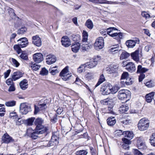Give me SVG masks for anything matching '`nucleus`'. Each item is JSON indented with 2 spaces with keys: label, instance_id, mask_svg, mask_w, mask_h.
<instances>
[{
  "label": "nucleus",
  "instance_id": "39448f33",
  "mask_svg": "<svg viewBox=\"0 0 155 155\" xmlns=\"http://www.w3.org/2000/svg\"><path fill=\"white\" fill-rule=\"evenodd\" d=\"M60 76L61 77L62 79L64 81H67L71 76V74L68 73V67H66L60 73Z\"/></svg>",
  "mask_w": 155,
  "mask_h": 155
},
{
  "label": "nucleus",
  "instance_id": "bb28decb",
  "mask_svg": "<svg viewBox=\"0 0 155 155\" xmlns=\"http://www.w3.org/2000/svg\"><path fill=\"white\" fill-rule=\"evenodd\" d=\"M123 135L125 137H127L130 139L133 138L134 134L131 131H126L123 132Z\"/></svg>",
  "mask_w": 155,
  "mask_h": 155
},
{
  "label": "nucleus",
  "instance_id": "774afa93",
  "mask_svg": "<svg viewBox=\"0 0 155 155\" xmlns=\"http://www.w3.org/2000/svg\"><path fill=\"white\" fill-rule=\"evenodd\" d=\"M57 115L56 114H54L53 118L51 119V121L53 123H55L57 121Z\"/></svg>",
  "mask_w": 155,
  "mask_h": 155
},
{
  "label": "nucleus",
  "instance_id": "e433bc0d",
  "mask_svg": "<svg viewBox=\"0 0 155 155\" xmlns=\"http://www.w3.org/2000/svg\"><path fill=\"white\" fill-rule=\"evenodd\" d=\"M14 121L16 122V125L18 126L23 124L25 122V120L20 118H17V119Z\"/></svg>",
  "mask_w": 155,
  "mask_h": 155
},
{
  "label": "nucleus",
  "instance_id": "680f3d73",
  "mask_svg": "<svg viewBox=\"0 0 155 155\" xmlns=\"http://www.w3.org/2000/svg\"><path fill=\"white\" fill-rule=\"evenodd\" d=\"M5 108L3 107L0 108V116H4L5 115Z\"/></svg>",
  "mask_w": 155,
  "mask_h": 155
},
{
  "label": "nucleus",
  "instance_id": "c85d7f7f",
  "mask_svg": "<svg viewBox=\"0 0 155 155\" xmlns=\"http://www.w3.org/2000/svg\"><path fill=\"white\" fill-rule=\"evenodd\" d=\"M148 70V69L145 68H143L141 65H139L137 67V73L143 74L147 71Z\"/></svg>",
  "mask_w": 155,
  "mask_h": 155
},
{
  "label": "nucleus",
  "instance_id": "dca6fc26",
  "mask_svg": "<svg viewBox=\"0 0 155 155\" xmlns=\"http://www.w3.org/2000/svg\"><path fill=\"white\" fill-rule=\"evenodd\" d=\"M137 143V147L139 149L143 150L147 149V147L144 143L143 142L140 138H138Z\"/></svg>",
  "mask_w": 155,
  "mask_h": 155
},
{
  "label": "nucleus",
  "instance_id": "8fccbe9b",
  "mask_svg": "<svg viewBox=\"0 0 155 155\" xmlns=\"http://www.w3.org/2000/svg\"><path fill=\"white\" fill-rule=\"evenodd\" d=\"M103 101L105 103H107L109 104H110V102H111L112 104H113L114 105V99L112 98H107L106 99H104Z\"/></svg>",
  "mask_w": 155,
  "mask_h": 155
},
{
  "label": "nucleus",
  "instance_id": "5fc2aeb1",
  "mask_svg": "<svg viewBox=\"0 0 155 155\" xmlns=\"http://www.w3.org/2000/svg\"><path fill=\"white\" fill-rule=\"evenodd\" d=\"M35 118L34 117H31L27 120V125L28 126H31L32 125Z\"/></svg>",
  "mask_w": 155,
  "mask_h": 155
},
{
  "label": "nucleus",
  "instance_id": "aec40b11",
  "mask_svg": "<svg viewBox=\"0 0 155 155\" xmlns=\"http://www.w3.org/2000/svg\"><path fill=\"white\" fill-rule=\"evenodd\" d=\"M39 134H42L45 133L48 130V128L46 127H44L43 125L39 127L38 128L36 127L35 129Z\"/></svg>",
  "mask_w": 155,
  "mask_h": 155
},
{
  "label": "nucleus",
  "instance_id": "b1692460",
  "mask_svg": "<svg viewBox=\"0 0 155 155\" xmlns=\"http://www.w3.org/2000/svg\"><path fill=\"white\" fill-rule=\"evenodd\" d=\"M117 70V66L114 65H111L107 69V71L109 72L110 73H116Z\"/></svg>",
  "mask_w": 155,
  "mask_h": 155
},
{
  "label": "nucleus",
  "instance_id": "09e8293b",
  "mask_svg": "<svg viewBox=\"0 0 155 155\" xmlns=\"http://www.w3.org/2000/svg\"><path fill=\"white\" fill-rule=\"evenodd\" d=\"M8 12L12 18H14L15 16V14L14 12V10L13 9L11 8H9L8 9Z\"/></svg>",
  "mask_w": 155,
  "mask_h": 155
},
{
  "label": "nucleus",
  "instance_id": "f257e3e1",
  "mask_svg": "<svg viewBox=\"0 0 155 155\" xmlns=\"http://www.w3.org/2000/svg\"><path fill=\"white\" fill-rule=\"evenodd\" d=\"M117 91L115 87H113L108 83L104 84L101 88V92L103 95H107L110 93L114 94Z\"/></svg>",
  "mask_w": 155,
  "mask_h": 155
},
{
  "label": "nucleus",
  "instance_id": "412c9836",
  "mask_svg": "<svg viewBox=\"0 0 155 155\" xmlns=\"http://www.w3.org/2000/svg\"><path fill=\"white\" fill-rule=\"evenodd\" d=\"M20 88L23 90L26 89L28 87V84L27 80L25 79L20 82L19 83Z\"/></svg>",
  "mask_w": 155,
  "mask_h": 155
},
{
  "label": "nucleus",
  "instance_id": "0e129e2a",
  "mask_svg": "<svg viewBox=\"0 0 155 155\" xmlns=\"http://www.w3.org/2000/svg\"><path fill=\"white\" fill-rule=\"evenodd\" d=\"M38 107L41 110L45 109L47 107L46 104L45 103H44L43 104H40Z\"/></svg>",
  "mask_w": 155,
  "mask_h": 155
},
{
  "label": "nucleus",
  "instance_id": "ddd939ff",
  "mask_svg": "<svg viewBox=\"0 0 155 155\" xmlns=\"http://www.w3.org/2000/svg\"><path fill=\"white\" fill-rule=\"evenodd\" d=\"M62 45L65 47H67L71 45V42L67 36H64L61 40Z\"/></svg>",
  "mask_w": 155,
  "mask_h": 155
},
{
  "label": "nucleus",
  "instance_id": "49530a36",
  "mask_svg": "<svg viewBox=\"0 0 155 155\" xmlns=\"http://www.w3.org/2000/svg\"><path fill=\"white\" fill-rule=\"evenodd\" d=\"M93 60H94V61L97 64V63L99 62L101 60V57L99 55H95L92 58Z\"/></svg>",
  "mask_w": 155,
  "mask_h": 155
},
{
  "label": "nucleus",
  "instance_id": "a211bd4d",
  "mask_svg": "<svg viewBox=\"0 0 155 155\" xmlns=\"http://www.w3.org/2000/svg\"><path fill=\"white\" fill-rule=\"evenodd\" d=\"M58 137L57 136L53 135L50 141V143H51L50 144V145H52V146H55L58 145Z\"/></svg>",
  "mask_w": 155,
  "mask_h": 155
},
{
  "label": "nucleus",
  "instance_id": "37998d69",
  "mask_svg": "<svg viewBox=\"0 0 155 155\" xmlns=\"http://www.w3.org/2000/svg\"><path fill=\"white\" fill-rule=\"evenodd\" d=\"M150 140L151 145L155 147V133L152 134Z\"/></svg>",
  "mask_w": 155,
  "mask_h": 155
},
{
  "label": "nucleus",
  "instance_id": "e2e57ef3",
  "mask_svg": "<svg viewBox=\"0 0 155 155\" xmlns=\"http://www.w3.org/2000/svg\"><path fill=\"white\" fill-rule=\"evenodd\" d=\"M122 140L123 141L124 144L128 145L131 143L130 141L126 138H122Z\"/></svg>",
  "mask_w": 155,
  "mask_h": 155
},
{
  "label": "nucleus",
  "instance_id": "a18cd8bd",
  "mask_svg": "<svg viewBox=\"0 0 155 155\" xmlns=\"http://www.w3.org/2000/svg\"><path fill=\"white\" fill-rule=\"evenodd\" d=\"M31 67L33 70L37 71L39 69L41 66L40 65H38L35 63L34 64H31Z\"/></svg>",
  "mask_w": 155,
  "mask_h": 155
},
{
  "label": "nucleus",
  "instance_id": "7c9ffc66",
  "mask_svg": "<svg viewBox=\"0 0 155 155\" xmlns=\"http://www.w3.org/2000/svg\"><path fill=\"white\" fill-rule=\"evenodd\" d=\"M97 64L94 61V60L92 58H90L88 62V68H91L95 67Z\"/></svg>",
  "mask_w": 155,
  "mask_h": 155
},
{
  "label": "nucleus",
  "instance_id": "ea45409f",
  "mask_svg": "<svg viewBox=\"0 0 155 155\" xmlns=\"http://www.w3.org/2000/svg\"><path fill=\"white\" fill-rule=\"evenodd\" d=\"M5 104L7 107H12L15 105L16 101H9L6 102Z\"/></svg>",
  "mask_w": 155,
  "mask_h": 155
},
{
  "label": "nucleus",
  "instance_id": "4d7b16f0",
  "mask_svg": "<svg viewBox=\"0 0 155 155\" xmlns=\"http://www.w3.org/2000/svg\"><path fill=\"white\" fill-rule=\"evenodd\" d=\"M11 61L13 64L16 67H18L19 65V63L15 59L12 58Z\"/></svg>",
  "mask_w": 155,
  "mask_h": 155
},
{
  "label": "nucleus",
  "instance_id": "c9c22d12",
  "mask_svg": "<svg viewBox=\"0 0 155 155\" xmlns=\"http://www.w3.org/2000/svg\"><path fill=\"white\" fill-rule=\"evenodd\" d=\"M56 68V66L50 68L49 69V71L50 73L52 75H54L59 72L58 71L57 69H54Z\"/></svg>",
  "mask_w": 155,
  "mask_h": 155
},
{
  "label": "nucleus",
  "instance_id": "69168bd1",
  "mask_svg": "<svg viewBox=\"0 0 155 155\" xmlns=\"http://www.w3.org/2000/svg\"><path fill=\"white\" fill-rule=\"evenodd\" d=\"M13 80L12 78H9L6 80V83L8 85L14 84V83L13 82Z\"/></svg>",
  "mask_w": 155,
  "mask_h": 155
},
{
  "label": "nucleus",
  "instance_id": "9d476101",
  "mask_svg": "<svg viewBox=\"0 0 155 155\" xmlns=\"http://www.w3.org/2000/svg\"><path fill=\"white\" fill-rule=\"evenodd\" d=\"M32 43L37 47H40L41 45V38L38 35L33 36L32 37Z\"/></svg>",
  "mask_w": 155,
  "mask_h": 155
},
{
  "label": "nucleus",
  "instance_id": "de8ad7c7",
  "mask_svg": "<svg viewBox=\"0 0 155 155\" xmlns=\"http://www.w3.org/2000/svg\"><path fill=\"white\" fill-rule=\"evenodd\" d=\"M43 146L49 147L52 146V145H50V141L48 142V141H41L40 143Z\"/></svg>",
  "mask_w": 155,
  "mask_h": 155
},
{
  "label": "nucleus",
  "instance_id": "13d9d810",
  "mask_svg": "<svg viewBox=\"0 0 155 155\" xmlns=\"http://www.w3.org/2000/svg\"><path fill=\"white\" fill-rule=\"evenodd\" d=\"M110 105L111 106L110 107L109 106L107 107V113L113 114L114 112L112 110V108L113 107L114 104H111Z\"/></svg>",
  "mask_w": 155,
  "mask_h": 155
},
{
  "label": "nucleus",
  "instance_id": "20e7f679",
  "mask_svg": "<svg viewBox=\"0 0 155 155\" xmlns=\"http://www.w3.org/2000/svg\"><path fill=\"white\" fill-rule=\"evenodd\" d=\"M130 96V91L127 90L123 89L119 91L118 96L119 99L127 102L129 99Z\"/></svg>",
  "mask_w": 155,
  "mask_h": 155
},
{
  "label": "nucleus",
  "instance_id": "2f4dec72",
  "mask_svg": "<svg viewBox=\"0 0 155 155\" xmlns=\"http://www.w3.org/2000/svg\"><path fill=\"white\" fill-rule=\"evenodd\" d=\"M120 121L122 124L126 125L131 122V120L129 118H122L120 119Z\"/></svg>",
  "mask_w": 155,
  "mask_h": 155
},
{
  "label": "nucleus",
  "instance_id": "7ed1b4c3",
  "mask_svg": "<svg viewBox=\"0 0 155 155\" xmlns=\"http://www.w3.org/2000/svg\"><path fill=\"white\" fill-rule=\"evenodd\" d=\"M150 125V121L148 119L143 118L139 121L137 127L140 131H144L148 129Z\"/></svg>",
  "mask_w": 155,
  "mask_h": 155
},
{
  "label": "nucleus",
  "instance_id": "5701e85b",
  "mask_svg": "<svg viewBox=\"0 0 155 155\" xmlns=\"http://www.w3.org/2000/svg\"><path fill=\"white\" fill-rule=\"evenodd\" d=\"M154 92H152L146 95L145 98L147 102L150 103L152 101L154 95Z\"/></svg>",
  "mask_w": 155,
  "mask_h": 155
},
{
  "label": "nucleus",
  "instance_id": "473e14b6",
  "mask_svg": "<svg viewBox=\"0 0 155 155\" xmlns=\"http://www.w3.org/2000/svg\"><path fill=\"white\" fill-rule=\"evenodd\" d=\"M71 47L72 51L74 53H76L80 48V45L78 43H77L76 44L72 45Z\"/></svg>",
  "mask_w": 155,
  "mask_h": 155
},
{
  "label": "nucleus",
  "instance_id": "f704fd0d",
  "mask_svg": "<svg viewBox=\"0 0 155 155\" xmlns=\"http://www.w3.org/2000/svg\"><path fill=\"white\" fill-rule=\"evenodd\" d=\"M130 56V54L124 51L121 54L120 58L121 60H123L127 58Z\"/></svg>",
  "mask_w": 155,
  "mask_h": 155
},
{
  "label": "nucleus",
  "instance_id": "338daca9",
  "mask_svg": "<svg viewBox=\"0 0 155 155\" xmlns=\"http://www.w3.org/2000/svg\"><path fill=\"white\" fill-rule=\"evenodd\" d=\"M133 151V153L134 155H143L142 153L137 149H134Z\"/></svg>",
  "mask_w": 155,
  "mask_h": 155
},
{
  "label": "nucleus",
  "instance_id": "603ef678",
  "mask_svg": "<svg viewBox=\"0 0 155 155\" xmlns=\"http://www.w3.org/2000/svg\"><path fill=\"white\" fill-rule=\"evenodd\" d=\"M87 154V152L85 150H81L76 152L77 155H86Z\"/></svg>",
  "mask_w": 155,
  "mask_h": 155
},
{
  "label": "nucleus",
  "instance_id": "052dcab7",
  "mask_svg": "<svg viewBox=\"0 0 155 155\" xmlns=\"http://www.w3.org/2000/svg\"><path fill=\"white\" fill-rule=\"evenodd\" d=\"M21 58L25 60H28V57L26 53L22 52L20 55Z\"/></svg>",
  "mask_w": 155,
  "mask_h": 155
},
{
  "label": "nucleus",
  "instance_id": "0eeeda50",
  "mask_svg": "<svg viewBox=\"0 0 155 155\" xmlns=\"http://www.w3.org/2000/svg\"><path fill=\"white\" fill-rule=\"evenodd\" d=\"M31 110V107L26 105L24 103L21 104L19 110V111L21 113L26 114Z\"/></svg>",
  "mask_w": 155,
  "mask_h": 155
},
{
  "label": "nucleus",
  "instance_id": "4be33fe9",
  "mask_svg": "<svg viewBox=\"0 0 155 155\" xmlns=\"http://www.w3.org/2000/svg\"><path fill=\"white\" fill-rule=\"evenodd\" d=\"M22 76V73L21 72L18 71L14 73L12 76V78L13 81H15Z\"/></svg>",
  "mask_w": 155,
  "mask_h": 155
},
{
  "label": "nucleus",
  "instance_id": "c756f323",
  "mask_svg": "<svg viewBox=\"0 0 155 155\" xmlns=\"http://www.w3.org/2000/svg\"><path fill=\"white\" fill-rule=\"evenodd\" d=\"M129 110L128 106L126 105H122L120 106L119 108V111L120 113H126Z\"/></svg>",
  "mask_w": 155,
  "mask_h": 155
},
{
  "label": "nucleus",
  "instance_id": "f03ea898",
  "mask_svg": "<svg viewBox=\"0 0 155 155\" xmlns=\"http://www.w3.org/2000/svg\"><path fill=\"white\" fill-rule=\"evenodd\" d=\"M117 29L114 27H110L107 28L106 30L107 34L111 37L117 40L122 38L123 34L122 33L115 32V31H117Z\"/></svg>",
  "mask_w": 155,
  "mask_h": 155
},
{
  "label": "nucleus",
  "instance_id": "79ce46f5",
  "mask_svg": "<svg viewBox=\"0 0 155 155\" xmlns=\"http://www.w3.org/2000/svg\"><path fill=\"white\" fill-rule=\"evenodd\" d=\"M141 15L144 18H145L146 19H149L151 17L147 12L145 11H143L141 12Z\"/></svg>",
  "mask_w": 155,
  "mask_h": 155
},
{
  "label": "nucleus",
  "instance_id": "f8f14e48",
  "mask_svg": "<svg viewBox=\"0 0 155 155\" xmlns=\"http://www.w3.org/2000/svg\"><path fill=\"white\" fill-rule=\"evenodd\" d=\"M46 60V62L48 64H51L56 61V58L55 55L50 54L47 56Z\"/></svg>",
  "mask_w": 155,
  "mask_h": 155
},
{
  "label": "nucleus",
  "instance_id": "a878e982",
  "mask_svg": "<svg viewBox=\"0 0 155 155\" xmlns=\"http://www.w3.org/2000/svg\"><path fill=\"white\" fill-rule=\"evenodd\" d=\"M44 122V120L41 118H38L36 119L35 122V124L37 128H38L39 127L43 126L42 124Z\"/></svg>",
  "mask_w": 155,
  "mask_h": 155
},
{
  "label": "nucleus",
  "instance_id": "58836bf2",
  "mask_svg": "<svg viewBox=\"0 0 155 155\" xmlns=\"http://www.w3.org/2000/svg\"><path fill=\"white\" fill-rule=\"evenodd\" d=\"M21 47L19 45V44L18 43V45H14L13 48L16 51L18 54H19L21 50Z\"/></svg>",
  "mask_w": 155,
  "mask_h": 155
},
{
  "label": "nucleus",
  "instance_id": "3c124183",
  "mask_svg": "<svg viewBox=\"0 0 155 155\" xmlns=\"http://www.w3.org/2000/svg\"><path fill=\"white\" fill-rule=\"evenodd\" d=\"M129 79V74L127 72H124L122 74L121 78V80Z\"/></svg>",
  "mask_w": 155,
  "mask_h": 155
},
{
  "label": "nucleus",
  "instance_id": "a19ab883",
  "mask_svg": "<svg viewBox=\"0 0 155 155\" xmlns=\"http://www.w3.org/2000/svg\"><path fill=\"white\" fill-rule=\"evenodd\" d=\"M39 134L37 131L35 130V132H33L31 134V137L33 139H36L38 137V135Z\"/></svg>",
  "mask_w": 155,
  "mask_h": 155
},
{
  "label": "nucleus",
  "instance_id": "2eb2a0df",
  "mask_svg": "<svg viewBox=\"0 0 155 155\" xmlns=\"http://www.w3.org/2000/svg\"><path fill=\"white\" fill-rule=\"evenodd\" d=\"M139 41L138 39L134 40H128L126 41V45L128 48H133L135 45L136 43H138Z\"/></svg>",
  "mask_w": 155,
  "mask_h": 155
},
{
  "label": "nucleus",
  "instance_id": "864d4df0",
  "mask_svg": "<svg viewBox=\"0 0 155 155\" xmlns=\"http://www.w3.org/2000/svg\"><path fill=\"white\" fill-rule=\"evenodd\" d=\"M48 71L45 68H43L40 71V74L42 75H47L48 73Z\"/></svg>",
  "mask_w": 155,
  "mask_h": 155
},
{
  "label": "nucleus",
  "instance_id": "1a4fd4ad",
  "mask_svg": "<svg viewBox=\"0 0 155 155\" xmlns=\"http://www.w3.org/2000/svg\"><path fill=\"white\" fill-rule=\"evenodd\" d=\"M33 59L35 62L40 63L43 60V55L40 53H35L33 54Z\"/></svg>",
  "mask_w": 155,
  "mask_h": 155
},
{
  "label": "nucleus",
  "instance_id": "4468645a",
  "mask_svg": "<svg viewBox=\"0 0 155 155\" xmlns=\"http://www.w3.org/2000/svg\"><path fill=\"white\" fill-rule=\"evenodd\" d=\"M17 41L21 48L26 47L28 43V39L26 38H21L18 40Z\"/></svg>",
  "mask_w": 155,
  "mask_h": 155
},
{
  "label": "nucleus",
  "instance_id": "6e6552de",
  "mask_svg": "<svg viewBox=\"0 0 155 155\" xmlns=\"http://www.w3.org/2000/svg\"><path fill=\"white\" fill-rule=\"evenodd\" d=\"M2 141L3 143H14L15 140L10 137L7 133L5 134L2 138Z\"/></svg>",
  "mask_w": 155,
  "mask_h": 155
},
{
  "label": "nucleus",
  "instance_id": "6e6d98bb",
  "mask_svg": "<svg viewBox=\"0 0 155 155\" xmlns=\"http://www.w3.org/2000/svg\"><path fill=\"white\" fill-rule=\"evenodd\" d=\"M27 30L25 27H22L18 31V34H21L24 33Z\"/></svg>",
  "mask_w": 155,
  "mask_h": 155
},
{
  "label": "nucleus",
  "instance_id": "cd10ccee",
  "mask_svg": "<svg viewBox=\"0 0 155 155\" xmlns=\"http://www.w3.org/2000/svg\"><path fill=\"white\" fill-rule=\"evenodd\" d=\"M107 122L108 125L111 126L115 124L116 123V120L115 117H110L107 119Z\"/></svg>",
  "mask_w": 155,
  "mask_h": 155
},
{
  "label": "nucleus",
  "instance_id": "393cba45",
  "mask_svg": "<svg viewBox=\"0 0 155 155\" xmlns=\"http://www.w3.org/2000/svg\"><path fill=\"white\" fill-rule=\"evenodd\" d=\"M106 81L105 77L103 74H101L99 77V78L97 84L95 85V87H96L102 83Z\"/></svg>",
  "mask_w": 155,
  "mask_h": 155
},
{
  "label": "nucleus",
  "instance_id": "c03bdc74",
  "mask_svg": "<svg viewBox=\"0 0 155 155\" xmlns=\"http://www.w3.org/2000/svg\"><path fill=\"white\" fill-rule=\"evenodd\" d=\"M9 117L12 119H14V120H15L18 117V116L16 112H12L10 114Z\"/></svg>",
  "mask_w": 155,
  "mask_h": 155
},
{
  "label": "nucleus",
  "instance_id": "6ab92c4d",
  "mask_svg": "<svg viewBox=\"0 0 155 155\" xmlns=\"http://www.w3.org/2000/svg\"><path fill=\"white\" fill-rule=\"evenodd\" d=\"M139 52L138 50H136L135 51L131 54V56L132 58L136 62L139 61Z\"/></svg>",
  "mask_w": 155,
  "mask_h": 155
},
{
  "label": "nucleus",
  "instance_id": "4c0bfd02",
  "mask_svg": "<svg viewBox=\"0 0 155 155\" xmlns=\"http://www.w3.org/2000/svg\"><path fill=\"white\" fill-rule=\"evenodd\" d=\"M144 84L148 87H152L155 86V83L152 80H150L144 83Z\"/></svg>",
  "mask_w": 155,
  "mask_h": 155
},
{
  "label": "nucleus",
  "instance_id": "f3484780",
  "mask_svg": "<svg viewBox=\"0 0 155 155\" xmlns=\"http://www.w3.org/2000/svg\"><path fill=\"white\" fill-rule=\"evenodd\" d=\"M126 69L128 71H134L136 70L134 64L132 62H128L126 65Z\"/></svg>",
  "mask_w": 155,
  "mask_h": 155
},
{
  "label": "nucleus",
  "instance_id": "72a5a7b5",
  "mask_svg": "<svg viewBox=\"0 0 155 155\" xmlns=\"http://www.w3.org/2000/svg\"><path fill=\"white\" fill-rule=\"evenodd\" d=\"M87 66L86 64H81L78 68V72L79 73L84 72L85 70H86V68H87Z\"/></svg>",
  "mask_w": 155,
  "mask_h": 155
},
{
  "label": "nucleus",
  "instance_id": "423d86ee",
  "mask_svg": "<svg viewBox=\"0 0 155 155\" xmlns=\"http://www.w3.org/2000/svg\"><path fill=\"white\" fill-rule=\"evenodd\" d=\"M104 46V41L103 38L99 37L97 38L94 44L95 48L96 50L102 48Z\"/></svg>",
  "mask_w": 155,
  "mask_h": 155
},
{
  "label": "nucleus",
  "instance_id": "9b49d317",
  "mask_svg": "<svg viewBox=\"0 0 155 155\" xmlns=\"http://www.w3.org/2000/svg\"><path fill=\"white\" fill-rule=\"evenodd\" d=\"M82 50L84 52L86 51V47L84 45L87 42V33L84 30L83 31L82 33Z\"/></svg>",
  "mask_w": 155,
  "mask_h": 155
},
{
  "label": "nucleus",
  "instance_id": "bf43d9fd",
  "mask_svg": "<svg viewBox=\"0 0 155 155\" xmlns=\"http://www.w3.org/2000/svg\"><path fill=\"white\" fill-rule=\"evenodd\" d=\"M94 25L92 21L90 19H88V28L91 29L93 28Z\"/></svg>",
  "mask_w": 155,
  "mask_h": 155
}]
</instances>
